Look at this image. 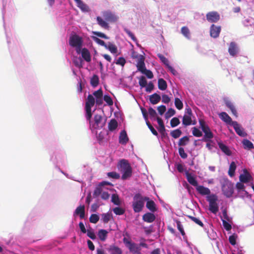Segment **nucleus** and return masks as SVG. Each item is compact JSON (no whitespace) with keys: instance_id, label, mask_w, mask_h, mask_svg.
I'll return each mask as SVG.
<instances>
[{"instance_id":"4","label":"nucleus","mask_w":254,"mask_h":254,"mask_svg":"<svg viewBox=\"0 0 254 254\" xmlns=\"http://www.w3.org/2000/svg\"><path fill=\"white\" fill-rule=\"evenodd\" d=\"M200 127L204 133L202 141L208 142L211 141V139L213 137V134L211 131L209 127L207 125L203 120H199Z\"/></svg>"},{"instance_id":"35","label":"nucleus","mask_w":254,"mask_h":254,"mask_svg":"<svg viewBox=\"0 0 254 254\" xmlns=\"http://www.w3.org/2000/svg\"><path fill=\"white\" fill-rule=\"evenodd\" d=\"M236 169V165L234 162H232L230 165L228 174L230 176L232 177L234 175L235 171Z\"/></svg>"},{"instance_id":"38","label":"nucleus","mask_w":254,"mask_h":254,"mask_svg":"<svg viewBox=\"0 0 254 254\" xmlns=\"http://www.w3.org/2000/svg\"><path fill=\"white\" fill-rule=\"evenodd\" d=\"M182 132L180 129H176L175 130H172L170 134L174 138H177L179 137L182 134Z\"/></svg>"},{"instance_id":"7","label":"nucleus","mask_w":254,"mask_h":254,"mask_svg":"<svg viewBox=\"0 0 254 254\" xmlns=\"http://www.w3.org/2000/svg\"><path fill=\"white\" fill-rule=\"evenodd\" d=\"M123 242L131 253L133 254H140L141 249L136 244L125 237L123 239Z\"/></svg>"},{"instance_id":"45","label":"nucleus","mask_w":254,"mask_h":254,"mask_svg":"<svg viewBox=\"0 0 254 254\" xmlns=\"http://www.w3.org/2000/svg\"><path fill=\"white\" fill-rule=\"evenodd\" d=\"M99 220V217L98 215L96 214H92L91 215L89 218V221L91 223L95 224Z\"/></svg>"},{"instance_id":"57","label":"nucleus","mask_w":254,"mask_h":254,"mask_svg":"<svg viewBox=\"0 0 254 254\" xmlns=\"http://www.w3.org/2000/svg\"><path fill=\"white\" fill-rule=\"evenodd\" d=\"M93 34L99 37L104 38L105 39H108L109 37L106 35L104 33L98 32V31H94L93 32Z\"/></svg>"},{"instance_id":"39","label":"nucleus","mask_w":254,"mask_h":254,"mask_svg":"<svg viewBox=\"0 0 254 254\" xmlns=\"http://www.w3.org/2000/svg\"><path fill=\"white\" fill-rule=\"evenodd\" d=\"M189 141V137L187 136H185L180 139L178 142V145L179 146H185L186 145H187Z\"/></svg>"},{"instance_id":"11","label":"nucleus","mask_w":254,"mask_h":254,"mask_svg":"<svg viewBox=\"0 0 254 254\" xmlns=\"http://www.w3.org/2000/svg\"><path fill=\"white\" fill-rule=\"evenodd\" d=\"M206 20L211 23H216L218 22L220 18V14L215 11L208 12L206 14Z\"/></svg>"},{"instance_id":"55","label":"nucleus","mask_w":254,"mask_h":254,"mask_svg":"<svg viewBox=\"0 0 254 254\" xmlns=\"http://www.w3.org/2000/svg\"><path fill=\"white\" fill-rule=\"evenodd\" d=\"M176 113L175 110L173 108H169L168 110V111L166 113V118H169L171 117L172 116H174Z\"/></svg>"},{"instance_id":"41","label":"nucleus","mask_w":254,"mask_h":254,"mask_svg":"<svg viewBox=\"0 0 254 254\" xmlns=\"http://www.w3.org/2000/svg\"><path fill=\"white\" fill-rule=\"evenodd\" d=\"M192 133L195 137H201L202 135V132L196 127L192 128Z\"/></svg>"},{"instance_id":"40","label":"nucleus","mask_w":254,"mask_h":254,"mask_svg":"<svg viewBox=\"0 0 254 254\" xmlns=\"http://www.w3.org/2000/svg\"><path fill=\"white\" fill-rule=\"evenodd\" d=\"M157 56L160 60L162 63H163L166 66H169V62L168 60L165 58L163 55L161 54H158Z\"/></svg>"},{"instance_id":"50","label":"nucleus","mask_w":254,"mask_h":254,"mask_svg":"<svg viewBox=\"0 0 254 254\" xmlns=\"http://www.w3.org/2000/svg\"><path fill=\"white\" fill-rule=\"evenodd\" d=\"M223 226L226 231H230L232 229V226L227 221L221 218Z\"/></svg>"},{"instance_id":"21","label":"nucleus","mask_w":254,"mask_h":254,"mask_svg":"<svg viewBox=\"0 0 254 254\" xmlns=\"http://www.w3.org/2000/svg\"><path fill=\"white\" fill-rule=\"evenodd\" d=\"M145 201H146V208L151 212L153 213L157 210L156 205L153 200L150 199L148 197V199L145 200Z\"/></svg>"},{"instance_id":"16","label":"nucleus","mask_w":254,"mask_h":254,"mask_svg":"<svg viewBox=\"0 0 254 254\" xmlns=\"http://www.w3.org/2000/svg\"><path fill=\"white\" fill-rule=\"evenodd\" d=\"M73 215H79L80 219H83L85 217V206L80 205L78 206L74 212Z\"/></svg>"},{"instance_id":"46","label":"nucleus","mask_w":254,"mask_h":254,"mask_svg":"<svg viewBox=\"0 0 254 254\" xmlns=\"http://www.w3.org/2000/svg\"><path fill=\"white\" fill-rule=\"evenodd\" d=\"M180 123L179 119L177 117H174L172 118L170 121V125L172 127H174L178 125H179Z\"/></svg>"},{"instance_id":"53","label":"nucleus","mask_w":254,"mask_h":254,"mask_svg":"<svg viewBox=\"0 0 254 254\" xmlns=\"http://www.w3.org/2000/svg\"><path fill=\"white\" fill-rule=\"evenodd\" d=\"M188 217L192 221H193L194 222H195L196 224H198L200 226H203V223L199 219L191 216H188Z\"/></svg>"},{"instance_id":"51","label":"nucleus","mask_w":254,"mask_h":254,"mask_svg":"<svg viewBox=\"0 0 254 254\" xmlns=\"http://www.w3.org/2000/svg\"><path fill=\"white\" fill-rule=\"evenodd\" d=\"M104 100L107 103L109 106H112L113 104V101L111 97L109 95H105L104 97Z\"/></svg>"},{"instance_id":"3","label":"nucleus","mask_w":254,"mask_h":254,"mask_svg":"<svg viewBox=\"0 0 254 254\" xmlns=\"http://www.w3.org/2000/svg\"><path fill=\"white\" fill-rule=\"evenodd\" d=\"M86 120L89 122L90 128L92 130L101 129L105 124V122L103 121V117L101 115H95L93 121H91V118Z\"/></svg>"},{"instance_id":"24","label":"nucleus","mask_w":254,"mask_h":254,"mask_svg":"<svg viewBox=\"0 0 254 254\" xmlns=\"http://www.w3.org/2000/svg\"><path fill=\"white\" fill-rule=\"evenodd\" d=\"M196 190L199 194L202 195H209L211 193L210 190L208 188L204 187L203 186L198 185Z\"/></svg>"},{"instance_id":"33","label":"nucleus","mask_w":254,"mask_h":254,"mask_svg":"<svg viewBox=\"0 0 254 254\" xmlns=\"http://www.w3.org/2000/svg\"><path fill=\"white\" fill-rule=\"evenodd\" d=\"M105 48L109 50L112 54H116L118 52L117 46L111 42H108V43L107 44Z\"/></svg>"},{"instance_id":"61","label":"nucleus","mask_w":254,"mask_h":254,"mask_svg":"<svg viewBox=\"0 0 254 254\" xmlns=\"http://www.w3.org/2000/svg\"><path fill=\"white\" fill-rule=\"evenodd\" d=\"M126 63V61L123 57H120L116 62V64L118 65H121L124 66Z\"/></svg>"},{"instance_id":"17","label":"nucleus","mask_w":254,"mask_h":254,"mask_svg":"<svg viewBox=\"0 0 254 254\" xmlns=\"http://www.w3.org/2000/svg\"><path fill=\"white\" fill-rule=\"evenodd\" d=\"M238 51L239 49L237 44L235 42H231L228 49V52L229 54L231 56L234 57L238 54Z\"/></svg>"},{"instance_id":"25","label":"nucleus","mask_w":254,"mask_h":254,"mask_svg":"<svg viewBox=\"0 0 254 254\" xmlns=\"http://www.w3.org/2000/svg\"><path fill=\"white\" fill-rule=\"evenodd\" d=\"M128 141L127 133L125 130L121 131L119 136V142L122 144H126Z\"/></svg>"},{"instance_id":"8","label":"nucleus","mask_w":254,"mask_h":254,"mask_svg":"<svg viewBox=\"0 0 254 254\" xmlns=\"http://www.w3.org/2000/svg\"><path fill=\"white\" fill-rule=\"evenodd\" d=\"M222 190L227 197H231L234 192L233 184L229 181H224L222 186Z\"/></svg>"},{"instance_id":"14","label":"nucleus","mask_w":254,"mask_h":254,"mask_svg":"<svg viewBox=\"0 0 254 254\" xmlns=\"http://www.w3.org/2000/svg\"><path fill=\"white\" fill-rule=\"evenodd\" d=\"M232 126L233 127L236 132L239 135L242 137H245L247 135V133L244 131L243 128L241 127L237 122L234 121V122H233Z\"/></svg>"},{"instance_id":"12","label":"nucleus","mask_w":254,"mask_h":254,"mask_svg":"<svg viewBox=\"0 0 254 254\" xmlns=\"http://www.w3.org/2000/svg\"><path fill=\"white\" fill-rule=\"evenodd\" d=\"M102 15L105 20L107 22H115L118 19V17L116 16L110 11H105L102 13Z\"/></svg>"},{"instance_id":"47","label":"nucleus","mask_w":254,"mask_h":254,"mask_svg":"<svg viewBox=\"0 0 254 254\" xmlns=\"http://www.w3.org/2000/svg\"><path fill=\"white\" fill-rule=\"evenodd\" d=\"M107 176L108 177L114 179H119L120 178V174L116 172H108L107 173Z\"/></svg>"},{"instance_id":"37","label":"nucleus","mask_w":254,"mask_h":254,"mask_svg":"<svg viewBox=\"0 0 254 254\" xmlns=\"http://www.w3.org/2000/svg\"><path fill=\"white\" fill-rule=\"evenodd\" d=\"M90 84L93 87H96L99 84V77L97 75H94L91 79Z\"/></svg>"},{"instance_id":"49","label":"nucleus","mask_w":254,"mask_h":254,"mask_svg":"<svg viewBox=\"0 0 254 254\" xmlns=\"http://www.w3.org/2000/svg\"><path fill=\"white\" fill-rule=\"evenodd\" d=\"M237 238V235L235 234L231 235L229 237V243L233 246H234L236 244V239Z\"/></svg>"},{"instance_id":"9","label":"nucleus","mask_w":254,"mask_h":254,"mask_svg":"<svg viewBox=\"0 0 254 254\" xmlns=\"http://www.w3.org/2000/svg\"><path fill=\"white\" fill-rule=\"evenodd\" d=\"M82 43V38L76 34L71 35L69 37V44L72 47L80 48Z\"/></svg>"},{"instance_id":"43","label":"nucleus","mask_w":254,"mask_h":254,"mask_svg":"<svg viewBox=\"0 0 254 254\" xmlns=\"http://www.w3.org/2000/svg\"><path fill=\"white\" fill-rule=\"evenodd\" d=\"M182 33L187 38H190V32L189 28L186 26H184L181 28Z\"/></svg>"},{"instance_id":"6","label":"nucleus","mask_w":254,"mask_h":254,"mask_svg":"<svg viewBox=\"0 0 254 254\" xmlns=\"http://www.w3.org/2000/svg\"><path fill=\"white\" fill-rule=\"evenodd\" d=\"M207 200L209 202V209L213 213L216 214L219 210V207L216 201L217 197L215 194H211L207 197Z\"/></svg>"},{"instance_id":"44","label":"nucleus","mask_w":254,"mask_h":254,"mask_svg":"<svg viewBox=\"0 0 254 254\" xmlns=\"http://www.w3.org/2000/svg\"><path fill=\"white\" fill-rule=\"evenodd\" d=\"M139 85L141 87H145L147 85V80L144 76H141L139 78Z\"/></svg>"},{"instance_id":"58","label":"nucleus","mask_w":254,"mask_h":254,"mask_svg":"<svg viewBox=\"0 0 254 254\" xmlns=\"http://www.w3.org/2000/svg\"><path fill=\"white\" fill-rule=\"evenodd\" d=\"M179 153L180 156L183 159H186L188 157L187 154L185 152L184 149L182 147H180L179 148Z\"/></svg>"},{"instance_id":"5","label":"nucleus","mask_w":254,"mask_h":254,"mask_svg":"<svg viewBox=\"0 0 254 254\" xmlns=\"http://www.w3.org/2000/svg\"><path fill=\"white\" fill-rule=\"evenodd\" d=\"M95 103V98L93 96L89 94L85 103V111H86V119H90L92 118V114L91 112V108L93 107Z\"/></svg>"},{"instance_id":"28","label":"nucleus","mask_w":254,"mask_h":254,"mask_svg":"<svg viewBox=\"0 0 254 254\" xmlns=\"http://www.w3.org/2000/svg\"><path fill=\"white\" fill-rule=\"evenodd\" d=\"M96 20L97 21V23L102 28L106 29H109V26L108 23H107V21L106 20H104L103 18H102L100 16H97L96 18Z\"/></svg>"},{"instance_id":"15","label":"nucleus","mask_w":254,"mask_h":254,"mask_svg":"<svg viewBox=\"0 0 254 254\" xmlns=\"http://www.w3.org/2000/svg\"><path fill=\"white\" fill-rule=\"evenodd\" d=\"M145 58L142 55L138 56V61H137L136 67L138 71L141 73L143 72L144 70L146 69L145 64H144Z\"/></svg>"},{"instance_id":"48","label":"nucleus","mask_w":254,"mask_h":254,"mask_svg":"<svg viewBox=\"0 0 254 254\" xmlns=\"http://www.w3.org/2000/svg\"><path fill=\"white\" fill-rule=\"evenodd\" d=\"M113 212L116 214V215H123L125 213V210L120 207H116L113 209Z\"/></svg>"},{"instance_id":"2","label":"nucleus","mask_w":254,"mask_h":254,"mask_svg":"<svg viewBox=\"0 0 254 254\" xmlns=\"http://www.w3.org/2000/svg\"><path fill=\"white\" fill-rule=\"evenodd\" d=\"M148 197L143 196L140 193H136L133 197L132 202L133 210L135 213L141 212L144 205L145 200H148Z\"/></svg>"},{"instance_id":"42","label":"nucleus","mask_w":254,"mask_h":254,"mask_svg":"<svg viewBox=\"0 0 254 254\" xmlns=\"http://www.w3.org/2000/svg\"><path fill=\"white\" fill-rule=\"evenodd\" d=\"M111 217V214L108 213L102 214V219L104 223H107L110 220Z\"/></svg>"},{"instance_id":"64","label":"nucleus","mask_w":254,"mask_h":254,"mask_svg":"<svg viewBox=\"0 0 254 254\" xmlns=\"http://www.w3.org/2000/svg\"><path fill=\"white\" fill-rule=\"evenodd\" d=\"M154 86L152 82H150L146 86L145 90L147 92H150L153 89Z\"/></svg>"},{"instance_id":"22","label":"nucleus","mask_w":254,"mask_h":254,"mask_svg":"<svg viewBox=\"0 0 254 254\" xmlns=\"http://www.w3.org/2000/svg\"><path fill=\"white\" fill-rule=\"evenodd\" d=\"M219 116L223 122L230 125L232 126V123L234 122V121H232L231 118L226 112H221L219 114Z\"/></svg>"},{"instance_id":"32","label":"nucleus","mask_w":254,"mask_h":254,"mask_svg":"<svg viewBox=\"0 0 254 254\" xmlns=\"http://www.w3.org/2000/svg\"><path fill=\"white\" fill-rule=\"evenodd\" d=\"M244 148L245 149H252L254 148V146L253 143L247 139H244L242 141Z\"/></svg>"},{"instance_id":"62","label":"nucleus","mask_w":254,"mask_h":254,"mask_svg":"<svg viewBox=\"0 0 254 254\" xmlns=\"http://www.w3.org/2000/svg\"><path fill=\"white\" fill-rule=\"evenodd\" d=\"M142 73L144 74L149 79H151L153 77V74L152 72L150 70L146 69Z\"/></svg>"},{"instance_id":"18","label":"nucleus","mask_w":254,"mask_h":254,"mask_svg":"<svg viewBox=\"0 0 254 254\" xmlns=\"http://www.w3.org/2000/svg\"><path fill=\"white\" fill-rule=\"evenodd\" d=\"M244 172V174L240 175L239 179L241 182L247 183L252 180V177L246 170H245Z\"/></svg>"},{"instance_id":"19","label":"nucleus","mask_w":254,"mask_h":254,"mask_svg":"<svg viewBox=\"0 0 254 254\" xmlns=\"http://www.w3.org/2000/svg\"><path fill=\"white\" fill-rule=\"evenodd\" d=\"M110 254H122L123 251L121 248L115 245H110L107 249Z\"/></svg>"},{"instance_id":"23","label":"nucleus","mask_w":254,"mask_h":254,"mask_svg":"<svg viewBox=\"0 0 254 254\" xmlns=\"http://www.w3.org/2000/svg\"><path fill=\"white\" fill-rule=\"evenodd\" d=\"M185 175L187 179L188 182L192 186L195 187L196 188L198 186V183L195 178L192 176L189 171H186Z\"/></svg>"},{"instance_id":"36","label":"nucleus","mask_w":254,"mask_h":254,"mask_svg":"<svg viewBox=\"0 0 254 254\" xmlns=\"http://www.w3.org/2000/svg\"><path fill=\"white\" fill-rule=\"evenodd\" d=\"M174 103L175 107L177 109L180 110L183 108V103L179 98H175Z\"/></svg>"},{"instance_id":"20","label":"nucleus","mask_w":254,"mask_h":254,"mask_svg":"<svg viewBox=\"0 0 254 254\" xmlns=\"http://www.w3.org/2000/svg\"><path fill=\"white\" fill-rule=\"evenodd\" d=\"M155 215L151 212H147L142 216V220L147 223H152L155 220Z\"/></svg>"},{"instance_id":"56","label":"nucleus","mask_w":254,"mask_h":254,"mask_svg":"<svg viewBox=\"0 0 254 254\" xmlns=\"http://www.w3.org/2000/svg\"><path fill=\"white\" fill-rule=\"evenodd\" d=\"M124 31L126 32V33L130 37V38L134 42L137 41V39L134 35V34L128 29L127 28L124 29Z\"/></svg>"},{"instance_id":"29","label":"nucleus","mask_w":254,"mask_h":254,"mask_svg":"<svg viewBox=\"0 0 254 254\" xmlns=\"http://www.w3.org/2000/svg\"><path fill=\"white\" fill-rule=\"evenodd\" d=\"M160 100V96L157 93H154L153 94L150 95L149 97L150 102L153 105L156 104L158 103H159Z\"/></svg>"},{"instance_id":"54","label":"nucleus","mask_w":254,"mask_h":254,"mask_svg":"<svg viewBox=\"0 0 254 254\" xmlns=\"http://www.w3.org/2000/svg\"><path fill=\"white\" fill-rule=\"evenodd\" d=\"M176 223H177V228L179 230V231L181 232V234L182 235V236H185V232L183 229V226L181 224V223L180 221L179 220H176Z\"/></svg>"},{"instance_id":"30","label":"nucleus","mask_w":254,"mask_h":254,"mask_svg":"<svg viewBox=\"0 0 254 254\" xmlns=\"http://www.w3.org/2000/svg\"><path fill=\"white\" fill-rule=\"evenodd\" d=\"M108 231L104 229H101L98 231V236L102 241H105L107 237Z\"/></svg>"},{"instance_id":"10","label":"nucleus","mask_w":254,"mask_h":254,"mask_svg":"<svg viewBox=\"0 0 254 254\" xmlns=\"http://www.w3.org/2000/svg\"><path fill=\"white\" fill-rule=\"evenodd\" d=\"M192 112L191 109L188 107L186 109L185 114L183 117L182 123L185 126H188L191 124L192 116Z\"/></svg>"},{"instance_id":"1","label":"nucleus","mask_w":254,"mask_h":254,"mask_svg":"<svg viewBox=\"0 0 254 254\" xmlns=\"http://www.w3.org/2000/svg\"><path fill=\"white\" fill-rule=\"evenodd\" d=\"M117 167L123 174L122 176L123 180H126L132 176V168L127 160H121L118 163Z\"/></svg>"},{"instance_id":"31","label":"nucleus","mask_w":254,"mask_h":254,"mask_svg":"<svg viewBox=\"0 0 254 254\" xmlns=\"http://www.w3.org/2000/svg\"><path fill=\"white\" fill-rule=\"evenodd\" d=\"M158 88L161 90H165L167 88L166 81L163 78H159L158 80Z\"/></svg>"},{"instance_id":"59","label":"nucleus","mask_w":254,"mask_h":254,"mask_svg":"<svg viewBox=\"0 0 254 254\" xmlns=\"http://www.w3.org/2000/svg\"><path fill=\"white\" fill-rule=\"evenodd\" d=\"M93 39L97 44L104 47L105 48L106 47L107 44H106L102 40H101L96 37H93Z\"/></svg>"},{"instance_id":"52","label":"nucleus","mask_w":254,"mask_h":254,"mask_svg":"<svg viewBox=\"0 0 254 254\" xmlns=\"http://www.w3.org/2000/svg\"><path fill=\"white\" fill-rule=\"evenodd\" d=\"M93 94L95 97L96 99L102 98L103 95V91L101 88H100L94 92Z\"/></svg>"},{"instance_id":"63","label":"nucleus","mask_w":254,"mask_h":254,"mask_svg":"<svg viewBox=\"0 0 254 254\" xmlns=\"http://www.w3.org/2000/svg\"><path fill=\"white\" fill-rule=\"evenodd\" d=\"M148 114H149L150 117L151 118H155L156 116V112L155 110H154L152 108L150 107L148 109Z\"/></svg>"},{"instance_id":"34","label":"nucleus","mask_w":254,"mask_h":254,"mask_svg":"<svg viewBox=\"0 0 254 254\" xmlns=\"http://www.w3.org/2000/svg\"><path fill=\"white\" fill-rule=\"evenodd\" d=\"M118 127V122L115 119H112L108 124V128L110 131H113Z\"/></svg>"},{"instance_id":"60","label":"nucleus","mask_w":254,"mask_h":254,"mask_svg":"<svg viewBox=\"0 0 254 254\" xmlns=\"http://www.w3.org/2000/svg\"><path fill=\"white\" fill-rule=\"evenodd\" d=\"M112 201L116 205L120 204L119 198L118 195L113 194L112 195Z\"/></svg>"},{"instance_id":"27","label":"nucleus","mask_w":254,"mask_h":254,"mask_svg":"<svg viewBox=\"0 0 254 254\" xmlns=\"http://www.w3.org/2000/svg\"><path fill=\"white\" fill-rule=\"evenodd\" d=\"M81 56L84 60L87 62H90L91 61V55L88 50L86 48L82 49L81 51Z\"/></svg>"},{"instance_id":"13","label":"nucleus","mask_w":254,"mask_h":254,"mask_svg":"<svg viewBox=\"0 0 254 254\" xmlns=\"http://www.w3.org/2000/svg\"><path fill=\"white\" fill-rule=\"evenodd\" d=\"M221 30V27L215 24H212L210 27V35L213 38L219 37Z\"/></svg>"},{"instance_id":"26","label":"nucleus","mask_w":254,"mask_h":254,"mask_svg":"<svg viewBox=\"0 0 254 254\" xmlns=\"http://www.w3.org/2000/svg\"><path fill=\"white\" fill-rule=\"evenodd\" d=\"M218 144L219 147L223 153L228 156L231 155L232 152L227 146L222 142H218Z\"/></svg>"}]
</instances>
